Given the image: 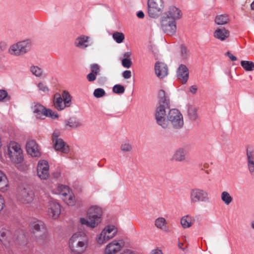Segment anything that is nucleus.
<instances>
[{
	"instance_id": "nucleus-14",
	"label": "nucleus",
	"mask_w": 254,
	"mask_h": 254,
	"mask_svg": "<svg viewBox=\"0 0 254 254\" xmlns=\"http://www.w3.org/2000/svg\"><path fill=\"white\" fill-rule=\"evenodd\" d=\"M38 176L43 180H47L49 177V166L48 162L45 160L38 162L37 167Z\"/></svg>"
},
{
	"instance_id": "nucleus-55",
	"label": "nucleus",
	"mask_w": 254,
	"mask_h": 254,
	"mask_svg": "<svg viewBox=\"0 0 254 254\" xmlns=\"http://www.w3.org/2000/svg\"><path fill=\"white\" fill-rule=\"evenodd\" d=\"M184 244L182 243L181 242H179L178 243V247L179 248L181 249L184 252H186V249H187V246H186L185 247H183Z\"/></svg>"
},
{
	"instance_id": "nucleus-27",
	"label": "nucleus",
	"mask_w": 254,
	"mask_h": 254,
	"mask_svg": "<svg viewBox=\"0 0 254 254\" xmlns=\"http://www.w3.org/2000/svg\"><path fill=\"white\" fill-rule=\"evenodd\" d=\"M34 117L37 119L43 120L46 117H49L52 119H55L59 117L57 112H33Z\"/></svg>"
},
{
	"instance_id": "nucleus-30",
	"label": "nucleus",
	"mask_w": 254,
	"mask_h": 254,
	"mask_svg": "<svg viewBox=\"0 0 254 254\" xmlns=\"http://www.w3.org/2000/svg\"><path fill=\"white\" fill-rule=\"evenodd\" d=\"M194 222V219L189 215H186L182 217L181 220L182 226L184 229L190 227Z\"/></svg>"
},
{
	"instance_id": "nucleus-7",
	"label": "nucleus",
	"mask_w": 254,
	"mask_h": 254,
	"mask_svg": "<svg viewBox=\"0 0 254 254\" xmlns=\"http://www.w3.org/2000/svg\"><path fill=\"white\" fill-rule=\"evenodd\" d=\"M118 232L117 228L114 225L105 227L102 232L97 235L96 241L98 244L102 245L113 239Z\"/></svg>"
},
{
	"instance_id": "nucleus-56",
	"label": "nucleus",
	"mask_w": 254,
	"mask_h": 254,
	"mask_svg": "<svg viewBox=\"0 0 254 254\" xmlns=\"http://www.w3.org/2000/svg\"><path fill=\"white\" fill-rule=\"evenodd\" d=\"M150 254H163L161 250L158 249H155L151 251Z\"/></svg>"
},
{
	"instance_id": "nucleus-52",
	"label": "nucleus",
	"mask_w": 254,
	"mask_h": 254,
	"mask_svg": "<svg viewBox=\"0 0 254 254\" xmlns=\"http://www.w3.org/2000/svg\"><path fill=\"white\" fill-rule=\"evenodd\" d=\"M4 206V200L2 196L0 195V212L3 209Z\"/></svg>"
},
{
	"instance_id": "nucleus-51",
	"label": "nucleus",
	"mask_w": 254,
	"mask_h": 254,
	"mask_svg": "<svg viewBox=\"0 0 254 254\" xmlns=\"http://www.w3.org/2000/svg\"><path fill=\"white\" fill-rule=\"evenodd\" d=\"M123 76L125 79L130 78L131 76V72L130 70H125L123 73Z\"/></svg>"
},
{
	"instance_id": "nucleus-24",
	"label": "nucleus",
	"mask_w": 254,
	"mask_h": 254,
	"mask_svg": "<svg viewBox=\"0 0 254 254\" xmlns=\"http://www.w3.org/2000/svg\"><path fill=\"white\" fill-rule=\"evenodd\" d=\"M189 69L184 64H181L179 66L177 71V76L180 81L183 83L185 84L189 78Z\"/></svg>"
},
{
	"instance_id": "nucleus-18",
	"label": "nucleus",
	"mask_w": 254,
	"mask_h": 254,
	"mask_svg": "<svg viewBox=\"0 0 254 254\" xmlns=\"http://www.w3.org/2000/svg\"><path fill=\"white\" fill-rule=\"evenodd\" d=\"M213 37L220 41H225L229 39L230 36V31L224 27H217L213 32Z\"/></svg>"
},
{
	"instance_id": "nucleus-54",
	"label": "nucleus",
	"mask_w": 254,
	"mask_h": 254,
	"mask_svg": "<svg viewBox=\"0 0 254 254\" xmlns=\"http://www.w3.org/2000/svg\"><path fill=\"white\" fill-rule=\"evenodd\" d=\"M120 254H134L133 252L130 250H124Z\"/></svg>"
},
{
	"instance_id": "nucleus-46",
	"label": "nucleus",
	"mask_w": 254,
	"mask_h": 254,
	"mask_svg": "<svg viewBox=\"0 0 254 254\" xmlns=\"http://www.w3.org/2000/svg\"><path fill=\"white\" fill-rule=\"evenodd\" d=\"M91 73L97 75L99 74L100 69V66L98 64H94L91 65Z\"/></svg>"
},
{
	"instance_id": "nucleus-2",
	"label": "nucleus",
	"mask_w": 254,
	"mask_h": 254,
	"mask_svg": "<svg viewBox=\"0 0 254 254\" xmlns=\"http://www.w3.org/2000/svg\"><path fill=\"white\" fill-rule=\"evenodd\" d=\"M102 213V208L100 206H92L87 211L88 219L85 218H81L79 222L82 225H85L87 227L94 228L101 223Z\"/></svg>"
},
{
	"instance_id": "nucleus-31",
	"label": "nucleus",
	"mask_w": 254,
	"mask_h": 254,
	"mask_svg": "<svg viewBox=\"0 0 254 254\" xmlns=\"http://www.w3.org/2000/svg\"><path fill=\"white\" fill-rule=\"evenodd\" d=\"M230 21V18L227 15H219L216 16L215 22L217 25H225Z\"/></svg>"
},
{
	"instance_id": "nucleus-21",
	"label": "nucleus",
	"mask_w": 254,
	"mask_h": 254,
	"mask_svg": "<svg viewBox=\"0 0 254 254\" xmlns=\"http://www.w3.org/2000/svg\"><path fill=\"white\" fill-rule=\"evenodd\" d=\"M26 151L28 154L32 157H39L41 155V152L38 145L35 140H31L26 143Z\"/></svg>"
},
{
	"instance_id": "nucleus-44",
	"label": "nucleus",
	"mask_w": 254,
	"mask_h": 254,
	"mask_svg": "<svg viewBox=\"0 0 254 254\" xmlns=\"http://www.w3.org/2000/svg\"><path fill=\"white\" fill-rule=\"evenodd\" d=\"M181 56L183 59H187L189 57V51L184 46L181 47Z\"/></svg>"
},
{
	"instance_id": "nucleus-48",
	"label": "nucleus",
	"mask_w": 254,
	"mask_h": 254,
	"mask_svg": "<svg viewBox=\"0 0 254 254\" xmlns=\"http://www.w3.org/2000/svg\"><path fill=\"white\" fill-rule=\"evenodd\" d=\"M122 65L126 68H129L132 64L131 61L128 59H124L122 61Z\"/></svg>"
},
{
	"instance_id": "nucleus-37",
	"label": "nucleus",
	"mask_w": 254,
	"mask_h": 254,
	"mask_svg": "<svg viewBox=\"0 0 254 254\" xmlns=\"http://www.w3.org/2000/svg\"><path fill=\"white\" fill-rule=\"evenodd\" d=\"M64 102L66 107H68L71 106V96L69 94V92L66 91H64L62 93V96Z\"/></svg>"
},
{
	"instance_id": "nucleus-29",
	"label": "nucleus",
	"mask_w": 254,
	"mask_h": 254,
	"mask_svg": "<svg viewBox=\"0 0 254 254\" xmlns=\"http://www.w3.org/2000/svg\"><path fill=\"white\" fill-rule=\"evenodd\" d=\"M81 125L79 120L74 117L70 118L65 122V127L69 129L78 127Z\"/></svg>"
},
{
	"instance_id": "nucleus-12",
	"label": "nucleus",
	"mask_w": 254,
	"mask_h": 254,
	"mask_svg": "<svg viewBox=\"0 0 254 254\" xmlns=\"http://www.w3.org/2000/svg\"><path fill=\"white\" fill-rule=\"evenodd\" d=\"M58 190L62 199L67 205L73 206L75 204L74 197L67 186L60 185L58 187Z\"/></svg>"
},
{
	"instance_id": "nucleus-49",
	"label": "nucleus",
	"mask_w": 254,
	"mask_h": 254,
	"mask_svg": "<svg viewBox=\"0 0 254 254\" xmlns=\"http://www.w3.org/2000/svg\"><path fill=\"white\" fill-rule=\"evenodd\" d=\"M188 117L191 121H195L198 118L196 112H188Z\"/></svg>"
},
{
	"instance_id": "nucleus-63",
	"label": "nucleus",
	"mask_w": 254,
	"mask_h": 254,
	"mask_svg": "<svg viewBox=\"0 0 254 254\" xmlns=\"http://www.w3.org/2000/svg\"><path fill=\"white\" fill-rule=\"evenodd\" d=\"M24 237H25V236H24L23 235H22V234H21V235L20 236V238H23Z\"/></svg>"
},
{
	"instance_id": "nucleus-36",
	"label": "nucleus",
	"mask_w": 254,
	"mask_h": 254,
	"mask_svg": "<svg viewBox=\"0 0 254 254\" xmlns=\"http://www.w3.org/2000/svg\"><path fill=\"white\" fill-rule=\"evenodd\" d=\"M241 65L246 71H251L254 70V63L251 61H242Z\"/></svg>"
},
{
	"instance_id": "nucleus-5",
	"label": "nucleus",
	"mask_w": 254,
	"mask_h": 254,
	"mask_svg": "<svg viewBox=\"0 0 254 254\" xmlns=\"http://www.w3.org/2000/svg\"><path fill=\"white\" fill-rule=\"evenodd\" d=\"M7 155L14 163H21L23 160V151L21 146L15 142H10L8 147Z\"/></svg>"
},
{
	"instance_id": "nucleus-42",
	"label": "nucleus",
	"mask_w": 254,
	"mask_h": 254,
	"mask_svg": "<svg viewBox=\"0 0 254 254\" xmlns=\"http://www.w3.org/2000/svg\"><path fill=\"white\" fill-rule=\"evenodd\" d=\"M125 91V87L120 84H116L113 88V92L117 94H123Z\"/></svg>"
},
{
	"instance_id": "nucleus-17",
	"label": "nucleus",
	"mask_w": 254,
	"mask_h": 254,
	"mask_svg": "<svg viewBox=\"0 0 254 254\" xmlns=\"http://www.w3.org/2000/svg\"><path fill=\"white\" fill-rule=\"evenodd\" d=\"M246 159L249 173L251 176H254V149L253 146L247 147Z\"/></svg>"
},
{
	"instance_id": "nucleus-35",
	"label": "nucleus",
	"mask_w": 254,
	"mask_h": 254,
	"mask_svg": "<svg viewBox=\"0 0 254 254\" xmlns=\"http://www.w3.org/2000/svg\"><path fill=\"white\" fill-rule=\"evenodd\" d=\"M120 149L124 153L130 152L132 151L133 146L129 141H123L121 144Z\"/></svg>"
},
{
	"instance_id": "nucleus-62",
	"label": "nucleus",
	"mask_w": 254,
	"mask_h": 254,
	"mask_svg": "<svg viewBox=\"0 0 254 254\" xmlns=\"http://www.w3.org/2000/svg\"><path fill=\"white\" fill-rule=\"evenodd\" d=\"M251 7L252 9L254 10V1L252 3V4L251 5Z\"/></svg>"
},
{
	"instance_id": "nucleus-28",
	"label": "nucleus",
	"mask_w": 254,
	"mask_h": 254,
	"mask_svg": "<svg viewBox=\"0 0 254 254\" xmlns=\"http://www.w3.org/2000/svg\"><path fill=\"white\" fill-rule=\"evenodd\" d=\"M53 104L56 109L62 110L66 107L62 96L60 93H56L54 96Z\"/></svg>"
},
{
	"instance_id": "nucleus-45",
	"label": "nucleus",
	"mask_w": 254,
	"mask_h": 254,
	"mask_svg": "<svg viewBox=\"0 0 254 254\" xmlns=\"http://www.w3.org/2000/svg\"><path fill=\"white\" fill-rule=\"evenodd\" d=\"M106 93L105 90L102 88L96 89L93 93L94 96L96 98H101L105 96Z\"/></svg>"
},
{
	"instance_id": "nucleus-39",
	"label": "nucleus",
	"mask_w": 254,
	"mask_h": 254,
	"mask_svg": "<svg viewBox=\"0 0 254 254\" xmlns=\"http://www.w3.org/2000/svg\"><path fill=\"white\" fill-rule=\"evenodd\" d=\"M34 111H51L50 109H47L43 105L38 103H34L32 107Z\"/></svg>"
},
{
	"instance_id": "nucleus-8",
	"label": "nucleus",
	"mask_w": 254,
	"mask_h": 254,
	"mask_svg": "<svg viewBox=\"0 0 254 254\" xmlns=\"http://www.w3.org/2000/svg\"><path fill=\"white\" fill-rule=\"evenodd\" d=\"M148 12L150 17H158L162 13L164 4L163 0H148Z\"/></svg>"
},
{
	"instance_id": "nucleus-59",
	"label": "nucleus",
	"mask_w": 254,
	"mask_h": 254,
	"mask_svg": "<svg viewBox=\"0 0 254 254\" xmlns=\"http://www.w3.org/2000/svg\"><path fill=\"white\" fill-rule=\"evenodd\" d=\"M137 16L138 18H142L144 17V13L140 11H139L137 13Z\"/></svg>"
},
{
	"instance_id": "nucleus-10",
	"label": "nucleus",
	"mask_w": 254,
	"mask_h": 254,
	"mask_svg": "<svg viewBox=\"0 0 254 254\" xmlns=\"http://www.w3.org/2000/svg\"><path fill=\"white\" fill-rule=\"evenodd\" d=\"M60 135V132L58 130H55L52 134V139L54 148L57 151L67 154L69 151V146L62 138H59Z\"/></svg>"
},
{
	"instance_id": "nucleus-16",
	"label": "nucleus",
	"mask_w": 254,
	"mask_h": 254,
	"mask_svg": "<svg viewBox=\"0 0 254 254\" xmlns=\"http://www.w3.org/2000/svg\"><path fill=\"white\" fill-rule=\"evenodd\" d=\"M169 120L174 128H181L184 126L183 116L181 112H168Z\"/></svg>"
},
{
	"instance_id": "nucleus-60",
	"label": "nucleus",
	"mask_w": 254,
	"mask_h": 254,
	"mask_svg": "<svg viewBox=\"0 0 254 254\" xmlns=\"http://www.w3.org/2000/svg\"><path fill=\"white\" fill-rule=\"evenodd\" d=\"M6 45L4 42H1L0 43V48L1 49L2 51L4 50L6 48Z\"/></svg>"
},
{
	"instance_id": "nucleus-38",
	"label": "nucleus",
	"mask_w": 254,
	"mask_h": 254,
	"mask_svg": "<svg viewBox=\"0 0 254 254\" xmlns=\"http://www.w3.org/2000/svg\"><path fill=\"white\" fill-rule=\"evenodd\" d=\"M112 37L117 43H122L125 39V35L122 32H116L113 34Z\"/></svg>"
},
{
	"instance_id": "nucleus-4",
	"label": "nucleus",
	"mask_w": 254,
	"mask_h": 254,
	"mask_svg": "<svg viewBox=\"0 0 254 254\" xmlns=\"http://www.w3.org/2000/svg\"><path fill=\"white\" fill-rule=\"evenodd\" d=\"M31 46V43L29 40L19 41L10 46L8 53L13 56H20L29 51Z\"/></svg>"
},
{
	"instance_id": "nucleus-47",
	"label": "nucleus",
	"mask_w": 254,
	"mask_h": 254,
	"mask_svg": "<svg viewBox=\"0 0 254 254\" xmlns=\"http://www.w3.org/2000/svg\"><path fill=\"white\" fill-rule=\"evenodd\" d=\"M9 234V232L5 229H2L0 231V241L3 243L4 245H6L5 243V237H7Z\"/></svg>"
},
{
	"instance_id": "nucleus-1",
	"label": "nucleus",
	"mask_w": 254,
	"mask_h": 254,
	"mask_svg": "<svg viewBox=\"0 0 254 254\" xmlns=\"http://www.w3.org/2000/svg\"><path fill=\"white\" fill-rule=\"evenodd\" d=\"M89 239L87 235L83 232H77L69 239L68 247L72 254H83L88 246Z\"/></svg>"
},
{
	"instance_id": "nucleus-43",
	"label": "nucleus",
	"mask_w": 254,
	"mask_h": 254,
	"mask_svg": "<svg viewBox=\"0 0 254 254\" xmlns=\"http://www.w3.org/2000/svg\"><path fill=\"white\" fill-rule=\"evenodd\" d=\"M37 86L39 91L45 93H47L49 92V89L48 87L44 82H39L37 84Z\"/></svg>"
},
{
	"instance_id": "nucleus-41",
	"label": "nucleus",
	"mask_w": 254,
	"mask_h": 254,
	"mask_svg": "<svg viewBox=\"0 0 254 254\" xmlns=\"http://www.w3.org/2000/svg\"><path fill=\"white\" fill-rule=\"evenodd\" d=\"M10 100V96L5 90H0V101H7Z\"/></svg>"
},
{
	"instance_id": "nucleus-26",
	"label": "nucleus",
	"mask_w": 254,
	"mask_h": 254,
	"mask_svg": "<svg viewBox=\"0 0 254 254\" xmlns=\"http://www.w3.org/2000/svg\"><path fill=\"white\" fill-rule=\"evenodd\" d=\"M89 37L85 35H81L77 38L74 44L76 47L85 49L88 46V42Z\"/></svg>"
},
{
	"instance_id": "nucleus-9",
	"label": "nucleus",
	"mask_w": 254,
	"mask_h": 254,
	"mask_svg": "<svg viewBox=\"0 0 254 254\" xmlns=\"http://www.w3.org/2000/svg\"><path fill=\"white\" fill-rule=\"evenodd\" d=\"M160 28L164 33L169 36L174 35L177 32L176 21L164 17L160 20Z\"/></svg>"
},
{
	"instance_id": "nucleus-53",
	"label": "nucleus",
	"mask_w": 254,
	"mask_h": 254,
	"mask_svg": "<svg viewBox=\"0 0 254 254\" xmlns=\"http://www.w3.org/2000/svg\"><path fill=\"white\" fill-rule=\"evenodd\" d=\"M197 91V88L195 85H192L190 88V91L193 94H195Z\"/></svg>"
},
{
	"instance_id": "nucleus-11",
	"label": "nucleus",
	"mask_w": 254,
	"mask_h": 254,
	"mask_svg": "<svg viewBox=\"0 0 254 254\" xmlns=\"http://www.w3.org/2000/svg\"><path fill=\"white\" fill-rule=\"evenodd\" d=\"M35 197V194L33 190L28 186L24 187L18 192L17 199L19 201L24 204L31 203Z\"/></svg>"
},
{
	"instance_id": "nucleus-40",
	"label": "nucleus",
	"mask_w": 254,
	"mask_h": 254,
	"mask_svg": "<svg viewBox=\"0 0 254 254\" xmlns=\"http://www.w3.org/2000/svg\"><path fill=\"white\" fill-rule=\"evenodd\" d=\"M30 71L33 74L36 76L40 77L42 75V70L37 66H32L30 68Z\"/></svg>"
},
{
	"instance_id": "nucleus-61",
	"label": "nucleus",
	"mask_w": 254,
	"mask_h": 254,
	"mask_svg": "<svg viewBox=\"0 0 254 254\" xmlns=\"http://www.w3.org/2000/svg\"><path fill=\"white\" fill-rule=\"evenodd\" d=\"M251 227L254 229V220L252 221L251 222Z\"/></svg>"
},
{
	"instance_id": "nucleus-6",
	"label": "nucleus",
	"mask_w": 254,
	"mask_h": 254,
	"mask_svg": "<svg viewBox=\"0 0 254 254\" xmlns=\"http://www.w3.org/2000/svg\"><path fill=\"white\" fill-rule=\"evenodd\" d=\"M190 199L192 204H196L198 202H208L210 199L207 191L200 188H194L190 190Z\"/></svg>"
},
{
	"instance_id": "nucleus-33",
	"label": "nucleus",
	"mask_w": 254,
	"mask_h": 254,
	"mask_svg": "<svg viewBox=\"0 0 254 254\" xmlns=\"http://www.w3.org/2000/svg\"><path fill=\"white\" fill-rule=\"evenodd\" d=\"M8 186V181L5 175L0 170V190H7Z\"/></svg>"
},
{
	"instance_id": "nucleus-22",
	"label": "nucleus",
	"mask_w": 254,
	"mask_h": 254,
	"mask_svg": "<svg viewBox=\"0 0 254 254\" xmlns=\"http://www.w3.org/2000/svg\"><path fill=\"white\" fill-rule=\"evenodd\" d=\"M48 213L50 217L57 218L61 213V206L56 202L51 200L49 202Z\"/></svg>"
},
{
	"instance_id": "nucleus-25",
	"label": "nucleus",
	"mask_w": 254,
	"mask_h": 254,
	"mask_svg": "<svg viewBox=\"0 0 254 254\" xmlns=\"http://www.w3.org/2000/svg\"><path fill=\"white\" fill-rule=\"evenodd\" d=\"M155 71L157 77L162 78L168 74V67L163 63L158 62L155 65Z\"/></svg>"
},
{
	"instance_id": "nucleus-34",
	"label": "nucleus",
	"mask_w": 254,
	"mask_h": 254,
	"mask_svg": "<svg viewBox=\"0 0 254 254\" xmlns=\"http://www.w3.org/2000/svg\"><path fill=\"white\" fill-rule=\"evenodd\" d=\"M221 199L226 205H229L233 201V197L227 191H223L222 192L221 194Z\"/></svg>"
},
{
	"instance_id": "nucleus-20",
	"label": "nucleus",
	"mask_w": 254,
	"mask_h": 254,
	"mask_svg": "<svg viewBox=\"0 0 254 254\" xmlns=\"http://www.w3.org/2000/svg\"><path fill=\"white\" fill-rule=\"evenodd\" d=\"M162 17L176 21L182 17L181 11L176 6H171L168 8Z\"/></svg>"
},
{
	"instance_id": "nucleus-13",
	"label": "nucleus",
	"mask_w": 254,
	"mask_h": 254,
	"mask_svg": "<svg viewBox=\"0 0 254 254\" xmlns=\"http://www.w3.org/2000/svg\"><path fill=\"white\" fill-rule=\"evenodd\" d=\"M158 96L159 101L156 111H166L169 110L170 111H173L174 109H170V99L165 91L163 90H160Z\"/></svg>"
},
{
	"instance_id": "nucleus-3",
	"label": "nucleus",
	"mask_w": 254,
	"mask_h": 254,
	"mask_svg": "<svg viewBox=\"0 0 254 254\" xmlns=\"http://www.w3.org/2000/svg\"><path fill=\"white\" fill-rule=\"evenodd\" d=\"M30 227L38 243L42 244L47 240L48 234L43 222L38 220L33 221L30 224Z\"/></svg>"
},
{
	"instance_id": "nucleus-19",
	"label": "nucleus",
	"mask_w": 254,
	"mask_h": 254,
	"mask_svg": "<svg viewBox=\"0 0 254 254\" xmlns=\"http://www.w3.org/2000/svg\"><path fill=\"white\" fill-rule=\"evenodd\" d=\"M155 118L156 123L163 128H167L169 125L168 112H156Z\"/></svg>"
},
{
	"instance_id": "nucleus-32",
	"label": "nucleus",
	"mask_w": 254,
	"mask_h": 254,
	"mask_svg": "<svg viewBox=\"0 0 254 254\" xmlns=\"http://www.w3.org/2000/svg\"><path fill=\"white\" fill-rule=\"evenodd\" d=\"M155 226L160 229L166 231L167 229V222L166 219L162 217L157 218L155 221Z\"/></svg>"
},
{
	"instance_id": "nucleus-58",
	"label": "nucleus",
	"mask_w": 254,
	"mask_h": 254,
	"mask_svg": "<svg viewBox=\"0 0 254 254\" xmlns=\"http://www.w3.org/2000/svg\"><path fill=\"white\" fill-rule=\"evenodd\" d=\"M131 55V53L130 52H128L125 53L124 54V59H128Z\"/></svg>"
},
{
	"instance_id": "nucleus-50",
	"label": "nucleus",
	"mask_w": 254,
	"mask_h": 254,
	"mask_svg": "<svg viewBox=\"0 0 254 254\" xmlns=\"http://www.w3.org/2000/svg\"><path fill=\"white\" fill-rule=\"evenodd\" d=\"M96 75L90 72L87 75V79L90 82L94 81L96 79Z\"/></svg>"
},
{
	"instance_id": "nucleus-57",
	"label": "nucleus",
	"mask_w": 254,
	"mask_h": 254,
	"mask_svg": "<svg viewBox=\"0 0 254 254\" xmlns=\"http://www.w3.org/2000/svg\"><path fill=\"white\" fill-rule=\"evenodd\" d=\"M227 55L232 61H235L237 60V58L229 52L227 53Z\"/></svg>"
},
{
	"instance_id": "nucleus-15",
	"label": "nucleus",
	"mask_w": 254,
	"mask_h": 254,
	"mask_svg": "<svg viewBox=\"0 0 254 254\" xmlns=\"http://www.w3.org/2000/svg\"><path fill=\"white\" fill-rule=\"evenodd\" d=\"M124 246L122 240H114L109 243L105 247L104 254H116Z\"/></svg>"
},
{
	"instance_id": "nucleus-23",
	"label": "nucleus",
	"mask_w": 254,
	"mask_h": 254,
	"mask_svg": "<svg viewBox=\"0 0 254 254\" xmlns=\"http://www.w3.org/2000/svg\"><path fill=\"white\" fill-rule=\"evenodd\" d=\"M188 156V150L185 148L180 147L174 152L172 157V160L176 162H185Z\"/></svg>"
}]
</instances>
